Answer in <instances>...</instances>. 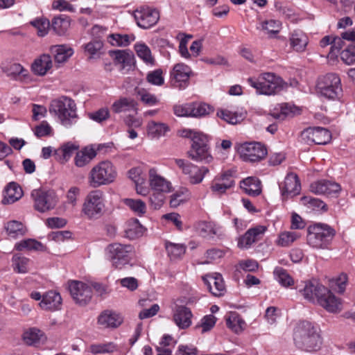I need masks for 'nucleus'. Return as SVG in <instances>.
Masks as SVG:
<instances>
[{"label": "nucleus", "instance_id": "f257e3e1", "mask_svg": "<svg viewBox=\"0 0 355 355\" xmlns=\"http://www.w3.org/2000/svg\"><path fill=\"white\" fill-rule=\"evenodd\" d=\"M295 345L306 352L318 351L322 345L319 329L309 321L300 322L293 331Z\"/></svg>", "mask_w": 355, "mask_h": 355}, {"label": "nucleus", "instance_id": "f03ea898", "mask_svg": "<svg viewBox=\"0 0 355 355\" xmlns=\"http://www.w3.org/2000/svg\"><path fill=\"white\" fill-rule=\"evenodd\" d=\"M49 112L67 128L71 126L78 119L76 104L73 100L66 96L53 100L49 106Z\"/></svg>", "mask_w": 355, "mask_h": 355}, {"label": "nucleus", "instance_id": "7ed1b4c3", "mask_svg": "<svg viewBox=\"0 0 355 355\" xmlns=\"http://www.w3.org/2000/svg\"><path fill=\"white\" fill-rule=\"evenodd\" d=\"M117 177V171L112 162L108 160L100 162L89 171L88 182L92 187L96 188L107 185Z\"/></svg>", "mask_w": 355, "mask_h": 355}, {"label": "nucleus", "instance_id": "20e7f679", "mask_svg": "<svg viewBox=\"0 0 355 355\" xmlns=\"http://www.w3.org/2000/svg\"><path fill=\"white\" fill-rule=\"evenodd\" d=\"M307 243L313 248H327L336 235V230L327 224L315 223L309 227Z\"/></svg>", "mask_w": 355, "mask_h": 355}, {"label": "nucleus", "instance_id": "39448f33", "mask_svg": "<svg viewBox=\"0 0 355 355\" xmlns=\"http://www.w3.org/2000/svg\"><path fill=\"white\" fill-rule=\"evenodd\" d=\"M105 209L104 193L101 190H93L86 196L82 205V214L89 220L101 218Z\"/></svg>", "mask_w": 355, "mask_h": 355}, {"label": "nucleus", "instance_id": "423d86ee", "mask_svg": "<svg viewBox=\"0 0 355 355\" xmlns=\"http://www.w3.org/2000/svg\"><path fill=\"white\" fill-rule=\"evenodd\" d=\"M248 81L259 94L264 95L275 94L282 90L285 85L283 80L272 73H263L257 80L250 78Z\"/></svg>", "mask_w": 355, "mask_h": 355}, {"label": "nucleus", "instance_id": "0eeeda50", "mask_svg": "<svg viewBox=\"0 0 355 355\" xmlns=\"http://www.w3.org/2000/svg\"><path fill=\"white\" fill-rule=\"evenodd\" d=\"M316 87L322 96L331 100L339 98L343 92L340 78L333 73L320 77Z\"/></svg>", "mask_w": 355, "mask_h": 355}, {"label": "nucleus", "instance_id": "6e6552de", "mask_svg": "<svg viewBox=\"0 0 355 355\" xmlns=\"http://www.w3.org/2000/svg\"><path fill=\"white\" fill-rule=\"evenodd\" d=\"M133 247L118 243L110 244L106 250V256L113 267L121 269L130 261Z\"/></svg>", "mask_w": 355, "mask_h": 355}, {"label": "nucleus", "instance_id": "1a4fd4ad", "mask_svg": "<svg viewBox=\"0 0 355 355\" xmlns=\"http://www.w3.org/2000/svg\"><path fill=\"white\" fill-rule=\"evenodd\" d=\"M174 161L191 184L201 183L205 175L209 173V168L206 166H198L182 159H175Z\"/></svg>", "mask_w": 355, "mask_h": 355}, {"label": "nucleus", "instance_id": "9d476101", "mask_svg": "<svg viewBox=\"0 0 355 355\" xmlns=\"http://www.w3.org/2000/svg\"><path fill=\"white\" fill-rule=\"evenodd\" d=\"M34 207L40 212H46L54 209L58 198L54 191L34 189L31 192Z\"/></svg>", "mask_w": 355, "mask_h": 355}, {"label": "nucleus", "instance_id": "9b49d317", "mask_svg": "<svg viewBox=\"0 0 355 355\" xmlns=\"http://www.w3.org/2000/svg\"><path fill=\"white\" fill-rule=\"evenodd\" d=\"M331 138V132L326 128L315 127L309 128L301 132L300 139L308 145H325Z\"/></svg>", "mask_w": 355, "mask_h": 355}, {"label": "nucleus", "instance_id": "f8f14e48", "mask_svg": "<svg viewBox=\"0 0 355 355\" xmlns=\"http://www.w3.org/2000/svg\"><path fill=\"white\" fill-rule=\"evenodd\" d=\"M239 152L244 161L250 162H259L267 155L266 148L259 142L245 143L240 146Z\"/></svg>", "mask_w": 355, "mask_h": 355}, {"label": "nucleus", "instance_id": "ddd939ff", "mask_svg": "<svg viewBox=\"0 0 355 355\" xmlns=\"http://www.w3.org/2000/svg\"><path fill=\"white\" fill-rule=\"evenodd\" d=\"M70 294L74 302L80 306L87 304L92 297V288L88 284L73 281L69 285Z\"/></svg>", "mask_w": 355, "mask_h": 355}, {"label": "nucleus", "instance_id": "4468645a", "mask_svg": "<svg viewBox=\"0 0 355 355\" xmlns=\"http://www.w3.org/2000/svg\"><path fill=\"white\" fill-rule=\"evenodd\" d=\"M192 74L191 68L184 64H175L170 72V78L173 87L184 89L189 85V78Z\"/></svg>", "mask_w": 355, "mask_h": 355}, {"label": "nucleus", "instance_id": "2eb2a0df", "mask_svg": "<svg viewBox=\"0 0 355 355\" xmlns=\"http://www.w3.org/2000/svg\"><path fill=\"white\" fill-rule=\"evenodd\" d=\"M133 16L137 24L144 29L153 26L159 19V12L149 7H141L137 9L134 11Z\"/></svg>", "mask_w": 355, "mask_h": 355}, {"label": "nucleus", "instance_id": "dca6fc26", "mask_svg": "<svg viewBox=\"0 0 355 355\" xmlns=\"http://www.w3.org/2000/svg\"><path fill=\"white\" fill-rule=\"evenodd\" d=\"M310 191L316 195L334 196L341 191V186L333 181L320 180L310 184Z\"/></svg>", "mask_w": 355, "mask_h": 355}, {"label": "nucleus", "instance_id": "f3484780", "mask_svg": "<svg viewBox=\"0 0 355 355\" xmlns=\"http://www.w3.org/2000/svg\"><path fill=\"white\" fill-rule=\"evenodd\" d=\"M266 231V227L258 225L249 229L243 236L238 239V247L241 249H248L258 241Z\"/></svg>", "mask_w": 355, "mask_h": 355}, {"label": "nucleus", "instance_id": "a211bd4d", "mask_svg": "<svg viewBox=\"0 0 355 355\" xmlns=\"http://www.w3.org/2000/svg\"><path fill=\"white\" fill-rule=\"evenodd\" d=\"M148 175L149 185L153 191L166 193L172 191L173 187L171 182L159 175L156 168H150L148 171Z\"/></svg>", "mask_w": 355, "mask_h": 355}, {"label": "nucleus", "instance_id": "6ab92c4d", "mask_svg": "<svg viewBox=\"0 0 355 355\" xmlns=\"http://www.w3.org/2000/svg\"><path fill=\"white\" fill-rule=\"evenodd\" d=\"M205 284L214 296L220 297L225 292V286L222 275L219 273L206 275L202 277Z\"/></svg>", "mask_w": 355, "mask_h": 355}, {"label": "nucleus", "instance_id": "aec40b11", "mask_svg": "<svg viewBox=\"0 0 355 355\" xmlns=\"http://www.w3.org/2000/svg\"><path fill=\"white\" fill-rule=\"evenodd\" d=\"M280 189L284 198H287L297 195L300 191L301 184L297 174L288 173L284 184L280 186Z\"/></svg>", "mask_w": 355, "mask_h": 355}, {"label": "nucleus", "instance_id": "412c9836", "mask_svg": "<svg viewBox=\"0 0 355 355\" xmlns=\"http://www.w3.org/2000/svg\"><path fill=\"white\" fill-rule=\"evenodd\" d=\"M62 301L59 293L50 291L42 295V299L38 305L42 310L55 311L61 309Z\"/></svg>", "mask_w": 355, "mask_h": 355}, {"label": "nucleus", "instance_id": "4be33fe9", "mask_svg": "<svg viewBox=\"0 0 355 355\" xmlns=\"http://www.w3.org/2000/svg\"><path fill=\"white\" fill-rule=\"evenodd\" d=\"M318 302L328 312L333 313L340 312L343 308L341 300L336 297L329 289L327 293L322 295Z\"/></svg>", "mask_w": 355, "mask_h": 355}, {"label": "nucleus", "instance_id": "5701e85b", "mask_svg": "<svg viewBox=\"0 0 355 355\" xmlns=\"http://www.w3.org/2000/svg\"><path fill=\"white\" fill-rule=\"evenodd\" d=\"M300 292L307 300L311 302L317 300L318 302L322 295L327 292V288L317 282H309L305 284L304 288L300 290Z\"/></svg>", "mask_w": 355, "mask_h": 355}, {"label": "nucleus", "instance_id": "b1692460", "mask_svg": "<svg viewBox=\"0 0 355 355\" xmlns=\"http://www.w3.org/2000/svg\"><path fill=\"white\" fill-rule=\"evenodd\" d=\"M300 114V109L298 107L286 103L277 105L271 112V116L278 120H284Z\"/></svg>", "mask_w": 355, "mask_h": 355}, {"label": "nucleus", "instance_id": "393cba45", "mask_svg": "<svg viewBox=\"0 0 355 355\" xmlns=\"http://www.w3.org/2000/svg\"><path fill=\"white\" fill-rule=\"evenodd\" d=\"M193 315L191 310L185 306H178L173 314V320L180 329H187L191 324Z\"/></svg>", "mask_w": 355, "mask_h": 355}, {"label": "nucleus", "instance_id": "a878e982", "mask_svg": "<svg viewBox=\"0 0 355 355\" xmlns=\"http://www.w3.org/2000/svg\"><path fill=\"white\" fill-rule=\"evenodd\" d=\"M189 157L193 161L209 164L212 162L213 157L211 155L209 146H191L188 152Z\"/></svg>", "mask_w": 355, "mask_h": 355}, {"label": "nucleus", "instance_id": "bb28decb", "mask_svg": "<svg viewBox=\"0 0 355 355\" xmlns=\"http://www.w3.org/2000/svg\"><path fill=\"white\" fill-rule=\"evenodd\" d=\"M111 110L116 114L131 111L137 113V103L132 98L121 97L112 103Z\"/></svg>", "mask_w": 355, "mask_h": 355}, {"label": "nucleus", "instance_id": "cd10ccee", "mask_svg": "<svg viewBox=\"0 0 355 355\" xmlns=\"http://www.w3.org/2000/svg\"><path fill=\"white\" fill-rule=\"evenodd\" d=\"M291 48L297 52L305 51L309 43L307 35L300 30L293 31L289 37Z\"/></svg>", "mask_w": 355, "mask_h": 355}, {"label": "nucleus", "instance_id": "c85d7f7f", "mask_svg": "<svg viewBox=\"0 0 355 355\" xmlns=\"http://www.w3.org/2000/svg\"><path fill=\"white\" fill-rule=\"evenodd\" d=\"M50 52L53 55L55 62L58 64L66 62L73 54V49L67 44L53 45Z\"/></svg>", "mask_w": 355, "mask_h": 355}, {"label": "nucleus", "instance_id": "c756f323", "mask_svg": "<svg viewBox=\"0 0 355 355\" xmlns=\"http://www.w3.org/2000/svg\"><path fill=\"white\" fill-rule=\"evenodd\" d=\"M261 181L256 177H248L240 182L241 189L248 195L257 196L261 193Z\"/></svg>", "mask_w": 355, "mask_h": 355}, {"label": "nucleus", "instance_id": "7c9ffc66", "mask_svg": "<svg viewBox=\"0 0 355 355\" xmlns=\"http://www.w3.org/2000/svg\"><path fill=\"white\" fill-rule=\"evenodd\" d=\"M53 66L51 57L48 54H42L35 60L32 64L33 72L38 76H44Z\"/></svg>", "mask_w": 355, "mask_h": 355}, {"label": "nucleus", "instance_id": "2f4dec72", "mask_svg": "<svg viewBox=\"0 0 355 355\" xmlns=\"http://www.w3.org/2000/svg\"><path fill=\"white\" fill-rule=\"evenodd\" d=\"M23 196L21 188L15 182L9 183L5 189L2 203L12 204L19 200Z\"/></svg>", "mask_w": 355, "mask_h": 355}, {"label": "nucleus", "instance_id": "473e14b6", "mask_svg": "<svg viewBox=\"0 0 355 355\" xmlns=\"http://www.w3.org/2000/svg\"><path fill=\"white\" fill-rule=\"evenodd\" d=\"M122 322L123 318L120 315L107 311L101 313L98 319V324L105 328H116Z\"/></svg>", "mask_w": 355, "mask_h": 355}, {"label": "nucleus", "instance_id": "72a5a7b5", "mask_svg": "<svg viewBox=\"0 0 355 355\" xmlns=\"http://www.w3.org/2000/svg\"><path fill=\"white\" fill-rule=\"evenodd\" d=\"M79 146L72 142H67L55 150L54 155L61 163L67 162L78 149Z\"/></svg>", "mask_w": 355, "mask_h": 355}, {"label": "nucleus", "instance_id": "f704fd0d", "mask_svg": "<svg viewBox=\"0 0 355 355\" xmlns=\"http://www.w3.org/2000/svg\"><path fill=\"white\" fill-rule=\"evenodd\" d=\"M320 44L323 48L329 44H331L328 57L334 59L337 57V55L343 48L344 45V41L340 37H334L332 40L331 37L327 35L324 37L320 40Z\"/></svg>", "mask_w": 355, "mask_h": 355}, {"label": "nucleus", "instance_id": "c9c22d12", "mask_svg": "<svg viewBox=\"0 0 355 355\" xmlns=\"http://www.w3.org/2000/svg\"><path fill=\"white\" fill-rule=\"evenodd\" d=\"M182 137L190 138L192 140L191 146H208V137L206 135L192 130L191 129H184L179 132Z\"/></svg>", "mask_w": 355, "mask_h": 355}, {"label": "nucleus", "instance_id": "e433bc0d", "mask_svg": "<svg viewBox=\"0 0 355 355\" xmlns=\"http://www.w3.org/2000/svg\"><path fill=\"white\" fill-rule=\"evenodd\" d=\"M96 156V152L93 148L85 147L76 153L74 157L75 165L78 167H83L87 165Z\"/></svg>", "mask_w": 355, "mask_h": 355}, {"label": "nucleus", "instance_id": "4c0bfd02", "mask_svg": "<svg viewBox=\"0 0 355 355\" xmlns=\"http://www.w3.org/2000/svg\"><path fill=\"white\" fill-rule=\"evenodd\" d=\"M282 28L280 21L276 19H268L259 22L257 29L264 31L269 37H275Z\"/></svg>", "mask_w": 355, "mask_h": 355}, {"label": "nucleus", "instance_id": "58836bf2", "mask_svg": "<svg viewBox=\"0 0 355 355\" xmlns=\"http://www.w3.org/2000/svg\"><path fill=\"white\" fill-rule=\"evenodd\" d=\"M15 250L17 251H44V245L35 239H27L15 243Z\"/></svg>", "mask_w": 355, "mask_h": 355}, {"label": "nucleus", "instance_id": "ea45409f", "mask_svg": "<svg viewBox=\"0 0 355 355\" xmlns=\"http://www.w3.org/2000/svg\"><path fill=\"white\" fill-rule=\"evenodd\" d=\"M226 325L235 333L241 332L245 325V321L236 312H230L226 317Z\"/></svg>", "mask_w": 355, "mask_h": 355}, {"label": "nucleus", "instance_id": "a19ab883", "mask_svg": "<svg viewBox=\"0 0 355 355\" xmlns=\"http://www.w3.org/2000/svg\"><path fill=\"white\" fill-rule=\"evenodd\" d=\"M199 234L205 239H213L219 233L220 228L211 222H200L198 225Z\"/></svg>", "mask_w": 355, "mask_h": 355}, {"label": "nucleus", "instance_id": "79ce46f5", "mask_svg": "<svg viewBox=\"0 0 355 355\" xmlns=\"http://www.w3.org/2000/svg\"><path fill=\"white\" fill-rule=\"evenodd\" d=\"M7 234L12 238L17 239L24 236L26 232L25 226L19 221L10 220L5 225Z\"/></svg>", "mask_w": 355, "mask_h": 355}, {"label": "nucleus", "instance_id": "37998d69", "mask_svg": "<svg viewBox=\"0 0 355 355\" xmlns=\"http://www.w3.org/2000/svg\"><path fill=\"white\" fill-rule=\"evenodd\" d=\"M191 194L188 189L182 187L171 196L169 205L173 208L178 207L191 198Z\"/></svg>", "mask_w": 355, "mask_h": 355}, {"label": "nucleus", "instance_id": "c03bdc74", "mask_svg": "<svg viewBox=\"0 0 355 355\" xmlns=\"http://www.w3.org/2000/svg\"><path fill=\"white\" fill-rule=\"evenodd\" d=\"M123 203L137 216H143L147 211L146 203L140 199L125 198Z\"/></svg>", "mask_w": 355, "mask_h": 355}, {"label": "nucleus", "instance_id": "a18cd8bd", "mask_svg": "<svg viewBox=\"0 0 355 355\" xmlns=\"http://www.w3.org/2000/svg\"><path fill=\"white\" fill-rule=\"evenodd\" d=\"M148 134L153 138H159L165 136L166 133L169 131V127L164 123H157L151 121L148 123Z\"/></svg>", "mask_w": 355, "mask_h": 355}, {"label": "nucleus", "instance_id": "49530a36", "mask_svg": "<svg viewBox=\"0 0 355 355\" xmlns=\"http://www.w3.org/2000/svg\"><path fill=\"white\" fill-rule=\"evenodd\" d=\"M110 54L113 58L114 64L118 65L121 70L130 65L132 62V58L131 55L125 51L116 50L111 51Z\"/></svg>", "mask_w": 355, "mask_h": 355}, {"label": "nucleus", "instance_id": "de8ad7c7", "mask_svg": "<svg viewBox=\"0 0 355 355\" xmlns=\"http://www.w3.org/2000/svg\"><path fill=\"white\" fill-rule=\"evenodd\" d=\"M139 100L147 106H155L159 103V98L144 88H138L135 90Z\"/></svg>", "mask_w": 355, "mask_h": 355}, {"label": "nucleus", "instance_id": "09e8293b", "mask_svg": "<svg viewBox=\"0 0 355 355\" xmlns=\"http://www.w3.org/2000/svg\"><path fill=\"white\" fill-rule=\"evenodd\" d=\"M30 259L20 254H15L12 258L13 270L18 273H26L29 268Z\"/></svg>", "mask_w": 355, "mask_h": 355}, {"label": "nucleus", "instance_id": "8fccbe9b", "mask_svg": "<svg viewBox=\"0 0 355 355\" xmlns=\"http://www.w3.org/2000/svg\"><path fill=\"white\" fill-rule=\"evenodd\" d=\"M134 40V36L127 34H110L107 37V42L113 46H127Z\"/></svg>", "mask_w": 355, "mask_h": 355}, {"label": "nucleus", "instance_id": "3c124183", "mask_svg": "<svg viewBox=\"0 0 355 355\" xmlns=\"http://www.w3.org/2000/svg\"><path fill=\"white\" fill-rule=\"evenodd\" d=\"M135 50L137 55L146 64L153 65L155 59L152 56L150 48L144 43H137L135 45Z\"/></svg>", "mask_w": 355, "mask_h": 355}, {"label": "nucleus", "instance_id": "603ef678", "mask_svg": "<svg viewBox=\"0 0 355 355\" xmlns=\"http://www.w3.org/2000/svg\"><path fill=\"white\" fill-rule=\"evenodd\" d=\"M52 28L58 35L64 34L70 27V19L68 17H55L52 20Z\"/></svg>", "mask_w": 355, "mask_h": 355}, {"label": "nucleus", "instance_id": "864d4df0", "mask_svg": "<svg viewBox=\"0 0 355 355\" xmlns=\"http://www.w3.org/2000/svg\"><path fill=\"white\" fill-rule=\"evenodd\" d=\"M166 249L171 259L181 258L186 252V246L183 244L166 243Z\"/></svg>", "mask_w": 355, "mask_h": 355}, {"label": "nucleus", "instance_id": "5fc2aeb1", "mask_svg": "<svg viewBox=\"0 0 355 355\" xmlns=\"http://www.w3.org/2000/svg\"><path fill=\"white\" fill-rule=\"evenodd\" d=\"M347 282V275L345 273H341L338 277L329 280V286L333 291L338 293H343L345 291Z\"/></svg>", "mask_w": 355, "mask_h": 355}, {"label": "nucleus", "instance_id": "6e6d98bb", "mask_svg": "<svg viewBox=\"0 0 355 355\" xmlns=\"http://www.w3.org/2000/svg\"><path fill=\"white\" fill-rule=\"evenodd\" d=\"M191 117H202L213 112L214 109L208 104L203 103H191Z\"/></svg>", "mask_w": 355, "mask_h": 355}, {"label": "nucleus", "instance_id": "4d7b16f0", "mask_svg": "<svg viewBox=\"0 0 355 355\" xmlns=\"http://www.w3.org/2000/svg\"><path fill=\"white\" fill-rule=\"evenodd\" d=\"M44 336L43 332L36 328H31L24 334V342L28 345H35L42 340Z\"/></svg>", "mask_w": 355, "mask_h": 355}, {"label": "nucleus", "instance_id": "13d9d810", "mask_svg": "<svg viewBox=\"0 0 355 355\" xmlns=\"http://www.w3.org/2000/svg\"><path fill=\"white\" fill-rule=\"evenodd\" d=\"M37 30V35L44 37L47 35L50 26L49 21L44 17H38L30 22Z\"/></svg>", "mask_w": 355, "mask_h": 355}, {"label": "nucleus", "instance_id": "bf43d9fd", "mask_svg": "<svg viewBox=\"0 0 355 355\" xmlns=\"http://www.w3.org/2000/svg\"><path fill=\"white\" fill-rule=\"evenodd\" d=\"M275 8L276 11L285 18L291 21H295L297 19L295 10L293 7L289 6L283 2L276 1L275 3Z\"/></svg>", "mask_w": 355, "mask_h": 355}, {"label": "nucleus", "instance_id": "052dcab7", "mask_svg": "<svg viewBox=\"0 0 355 355\" xmlns=\"http://www.w3.org/2000/svg\"><path fill=\"white\" fill-rule=\"evenodd\" d=\"M302 205L308 206L313 209H321L327 211V205L320 199L311 196H303L301 198Z\"/></svg>", "mask_w": 355, "mask_h": 355}, {"label": "nucleus", "instance_id": "680f3d73", "mask_svg": "<svg viewBox=\"0 0 355 355\" xmlns=\"http://www.w3.org/2000/svg\"><path fill=\"white\" fill-rule=\"evenodd\" d=\"M341 60L347 65L355 64V44H349L339 52Z\"/></svg>", "mask_w": 355, "mask_h": 355}, {"label": "nucleus", "instance_id": "e2e57ef3", "mask_svg": "<svg viewBox=\"0 0 355 355\" xmlns=\"http://www.w3.org/2000/svg\"><path fill=\"white\" fill-rule=\"evenodd\" d=\"M146 80L148 83L155 86H162L164 83V77L163 71L161 69H157L150 71L146 75Z\"/></svg>", "mask_w": 355, "mask_h": 355}, {"label": "nucleus", "instance_id": "0e129e2a", "mask_svg": "<svg viewBox=\"0 0 355 355\" xmlns=\"http://www.w3.org/2000/svg\"><path fill=\"white\" fill-rule=\"evenodd\" d=\"M274 275L278 282L283 286H289L293 284L292 277L288 275L286 270L282 268H276L274 270Z\"/></svg>", "mask_w": 355, "mask_h": 355}, {"label": "nucleus", "instance_id": "69168bd1", "mask_svg": "<svg viewBox=\"0 0 355 355\" xmlns=\"http://www.w3.org/2000/svg\"><path fill=\"white\" fill-rule=\"evenodd\" d=\"M217 116L230 124H236L241 120V115L227 110H220Z\"/></svg>", "mask_w": 355, "mask_h": 355}, {"label": "nucleus", "instance_id": "338daca9", "mask_svg": "<svg viewBox=\"0 0 355 355\" xmlns=\"http://www.w3.org/2000/svg\"><path fill=\"white\" fill-rule=\"evenodd\" d=\"M299 237L298 234L293 232H284L279 234L277 244L282 247H288Z\"/></svg>", "mask_w": 355, "mask_h": 355}, {"label": "nucleus", "instance_id": "774afa93", "mask_svg": "<svg viewBox=\"0 0 355 355\" xmlns=\"http://www.w3.org/2000/svg\"><path fill=\"white\" fill-rule=\"evenodd\" d=\"M166 193L153 191L149 197V202L150 206L154 209H160L165 202Z\"/></svg>", "mask_w": 355, "mask_h": 355}]
</instances>
